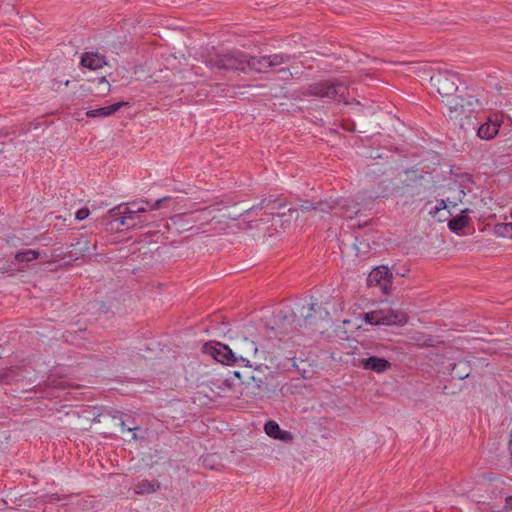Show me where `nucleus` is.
Segmentation results:
<instances>
[{"mask_svg": "<svg viewBox=\"0 0 512 512\" xmlns=\"http://www.w3.org/2000/svg\"><path fill=\"white\" fill-rule=\"evenodd\" d=\"M359 317L371 325L404 326L408 322L405 312L393 309H379L361 314Z\"/></svg>", "mask_w": 512, "mask_h": 512, "instance_id": "1", "label": "nucleus"}, {"mask_svg": "<svg viewBox=\"0 0 512 512\" xmlns=\"http://www.w3.org/2000/svg\"><path fill=\"white\" fill-rule=\"evenodd\" d=\"M209 63L212 67L226 70L246 69V55L238 50L223 54H217L210 58Z\"/></svg>", "mask_w": 512, "mask_h": 512, "instance_id": "2", "label": "nucleus"}, {"mask_svg": "<svg viewBox=\"0 0 512 512\" xmlns=\"http://www.w3.org/2000/svg\"><path fill=\"white\" fill-rule=\"evenodd\" d=\"M445 98L446 100H443V102H445L447 106L450 118H457L462 114L471 112L480 104L479 99L472 94H466L464 96L453 95Z\"/></svg>", "mask_w": 512, "mask_h": 512, "instance_id": "3", "label": "nucleus"}, {"mask_svg": "<svg viewBox=\"0 0 512 512\" xmlns=\"http://www.w3.org/2000/svg\"><path fill=\"white\" fill-rule=\"evenodd\" d=\"M458 76L450 71H439L431 77V83L443 97H451L458 90Z\"/></svg>", "mask_w": 512, "mask_h": 512, "instance_id": "4", "label": "nucleus"}, {"mask_svg": "<svg viewBox=\"0 0 512 512\" xmlns=\"http://www.w3.org/2000/svg\"><path fill=\"white\" fill-rule=\"evenodd\" d=\"M205 351L216 361L226 365H233L238 359L245 360L242 354H237L229 346L220 342H211L205 345Z\"/></svg>", "mask_w": 512, "mask_h": 512, "instance_id": "5", "label": "nucleus"}, {"mask_svg": "<svg viewBox=\"0 0 512 512\" xmlns=\"http://www.w3.org/2000/svg\"><path fill=\"white\" fill-rule=\"evenodd\" d=\"M289 57L284 54H273L260 57L246 56V68L257 72H265L268 68L286 63Z\"/></svg>", "mask_w": 512, "mask_h": 512, "instance_id": "6", "label": "nucleus"}, {"mask_svg": "<svg viewBox=\"0 0 512 512\" xmlns=\"http://www.w3.org/2000/svg\"><path fill=\"white\" fill-rule=\"evenodd\" d=\"M392 273L387 266L374 268L368 275L367 282L371 287H379L384 294H388L391 288Z\"/></svg>", "mask_w": 512, "mask_h": 512, "instance_id": "7", "label": "nucleus"}, {"mask_svg": "<svg viewBox=\"0 0 512 512\" xmlns=\"http://www.w3.org/2000/svg\"><path fill=\"white\" fill-rule=\"evenodd\" d=\"M502 123L503 116L494 114L478 128L477 135L483 140H491L498 134Z\"/></svg>", "mask_w": 512, "mask_h": 512, "instance_id": "8", "label": "nucleus"}, {"mask_svg": "<svg viewBox=\"0 0 512 512\" xmlns=\"http://www.w3.org/2000/svg\"><path fill=\"white\" fill-rule=\"evenodd\" d=\"M315 94L326 97L330 99H334L337 101H343L346 99L347 94V88L343 84H336V85H322L320 86Z\"/></svg>", "mask_w": 512, "mask_h": 512, "instance_id": "9", "label": "nucleus"}, {"mask_svg": "<svg viewBox=\"0 0 512 512\" xmlns=\"http://www.w3.org/2000/svg\"><path fill=\"white\" fill-rule=\"evenodd\" d=\"M264 431L269 437L277 440L284 442H291L293 440V436L289 431L281 430L278 423L272 420L264 425Z\"/></svg>", "mask_w": 512, "mask_h": 512, "instance_id": "10", "label": "nucleus"}, {"mask_svg": "<svg viewBox=\"0 0 512 512\" xmlns=\"http://www.w3.org/2000/svg\"><path fill=\"white\" fill-rule=\"evenodd\" d=\"M362 365L365 369L375 371L377 373L385 372L389 367L390 363L384 358L371 356L367 359L362 360Z\"/></svg>", "mask_w": 512, "mask_h": 512, "instance_id": "11", "label": "nucleus"}, {"mask_svg": "<svg viewBox=\"0 0 512 512\" xmlns=\"http://www.w3.org/2000/svg\"><path fill=\"white\" fill-rule=\"evenodd\" d=\"M126 102H118L109 106L101 107L98 109H92L88 110L86 112V116L90 118H96V117H108L114 114L116 111H118L122 106L126 105Z\"/></svg>", "mask_w": 512, "mask_h": 512, "instance_id": "12", "label": "nucleus"}, {"mask_svg": "<svg viewBox=\"0 0 512 512\" xmlns=\"http://www.w3.org/2000/svg\"><path fill=\"white\" fill-rule=\"evenodd\" d=\"M81 64L91 70L102 68L106 62L103 56L96 53H85L81 58Z\"/></svg>", "mask_w": 512, "mask_h": 512, "instance_id": "13", "label": "nucleus"}, {"mask_svg": "<svg viewBox=\"0 0 512 512\" xmlns=\"http://www.w3.org/2000/svg\"><path fill=\"white\" fill-rule=\"evenodd\" d=\"M159 488V484L149 480H141L133 487L134 493L138 495L151 494Z\"/></svg>", "mask_w": 512, "mask_h": 512, "instance_id": "14", "label": "nucleus"}, {"mask_svg": "<svg viewBox=\"0 0 512 512\" xmlns=\"http://www.w3.org/2000/svg\"><path fill=\"white\" fill-rule=\"evenodd\" d=\"M471 368L466 360H460L452 368V375L454 378L463 380L470 375Z\"/></svg>", "mask_w": 512, "mask_h": 512, "instance_id": "15", "label": "nucleus"}, {"mask_svg": "<svg viewBox=\"0 0 512 512\" xmlns=\"http://www.w3.org/2000/svg\"><path fill=\"white\" fill-rule=\"evenodd\" d=\"M494 232L499 237L512 239V213L508 221L495 225Z\"/></svg>", "mask_w": 512, "mask_h": 512, "instance_id": "16", "label": "nucleus"}, {"mask_svg": "<svg viewBox=\"0 0 512 512\" xmlns=\"http://www.w3.org/2000/svg\"><path fill=\"white\" fill-rule=\"evenodd\" d=\"M39 253L36 250L28 249L15 254V260L19 263L31 262L38 258Z\"/></svg>", "mask_w": 512, "mask_h": 512, "instance_id": "17", "label": "nucleus"}, {"mask_svg": "<svg viewBox=\"0 0 512 512\" xmlns=\"http://www.w3.org/2000/svg\"><path fill=\"white\" fill-rule=\"evenodd\" d=\"M468 224V218L464 215H459L451 219L448 223V227L451 231H461Z\"/></svg>", "mask_w": 512, "mask_h": 512, "instance_id": "18", "label": "nucleus"}, {"mask_svg": "<svg viewBox=\"0 0 512 512\" xmlns=\"http://www.w3.org/2000/svg\"><path fill=\"white\" fill-rule=\"evenodd\" d=\"M243 345L245 347L239 353V354H242L243 356H253L258 351V348H257L255 342L250 341L248 338L243 339ZM244 358L246 359V357H244Z\"/></svg>", "mask_w": 512, "mask_h": 512, "instance_id": "19", "label": "nucleus"}, {"mask_svg": "<svg viewBox=\"0 0 512 512\" xmlns=\"http://www.w3.org/2000/svg\"><path fill=\"white\" fill-rule=\"evenodd\" d=\"M168 199H169V197H164V198L158 199L157 201H155L152 204H150V206L148 208L143 206L142 204L137 203V206H135V211L137 213H142V212H145L147 210H157V209L160 208L161 203L163 201L168 200Z\"/></svg>", "mask_w": 512, "mask_h": 512, "instance_id": "20", "label": "nucleus"}, {"mask_svg": "<svg viewBox=\"0 0 512 512\" xmlns=\"http://www.w3.org/2000/svg\"><path fill=\"white\" fill-rule=\"evenodd\" d=\"M447 208V203L444 200L437 201V204L430 209L429 214L436 217L439 212Z\"/></svg>", "mask_w": 512, "mask_h": 512, "instance_id": "21", "label": "nucleus"}, {"mask_svg": "<svg viewBox=\"0 0 512 512\" xmlns=\"http://www.w3.org/2000/svg\"><path fill=\"white\" fill-rule=\"evenodd\" d=\"M135 206H137V203L123 205L124 215L131 216V219H133L134 215L137 214Z\"/></svg>", "mask_w": 512, "mask_h": 512, "instance_id": "22", "label": "nucleus"}, {"mask_svg": "<svg viewBox=\"0 0 512 512\" xmlns=\"http://www.w3.org/2000/svg\"><path fill=\"white\" fill-rule=\"evenodd\" d=\"M89 214L90 212L88 208H81L76 212L75 217L77 220L82 221L86 219L89 216Z\"/></svg>", "mask_w": 512, "mask_h": 512, "instance_id": "23", "label": "nucleus"}, {"mask_svg": "<svg viewBox=\"0 0 512 512\" xmlns=\"http://www.w3.org/2000/svg\"><path fill=\"white\" fill-rule=\"evenodd\" d=\"M108 213L111 217H118L124 215L123 205H119L117 207L112 208L111 210H109Z\"/></svg>", "mask_w": 512, "mask_h": 512, "instance_id": "24", "label": "nucleus"}, {"mask_svg": "<svg viewBox=\"0 0 512 512\" xmlns=\"http://www.w3.org/2000/svg\"><path fill=\"white\" fill-rule=\"evenodd\" d=\"M129 219H131V216L121 215L120 217L116 218V221L119 222V225L124 226L127 225V221Z\"/></svg>", "mask_w": 512, "mask_h": 512, "instance_id": "25", "label": "nucleus"}, {"mask_svg": "<svg viewBox=\"0 0 512 512\" xmlns=\"http://www.w3.org/2000/svg\"><path fill=\"white\" fill-rule=\"evenodd\" d=\"M120 429H121V432H125V431H129V432H133L134 430L137 429V427H134V428H127L126 425H125V422H121L120 423Z\"/></svg>", "mask_w": 512, "mask_h": 512, "instance_id": "26", "label": "nucleus"}, {"mask_svg": "<svg viewBox=\"0 0 512 512\" xmlns=\"http://www.w3.org/2000/svg\"><path fill=\"white\" fill-rule=\"evenodd\" d=\"M506 507L512 508V496H508L505 500Z\"/></svg>", "mask_w": 512, "mask_h": 512, "instance_id": "27", "label": "nucleus"}, {"mask_svg": "<svg viewBox=\"0 0 512 512\" xmlns=\"http://www.w3.org/2000/svg\"><path fill=\"white\" fill-rule=\"evenodd\" d=\"M358 209H355L353 211H351L350 213L348 211L345 212L344 216L348 217V218H352L353 214H356L358 213Z\"/></svg>", "mask_w": 512, "mask_h": 512, "instance_id": "28", "label": "nucleus"}, {"mask_svg": "<svg viewBox=\"0 0 512 512\" xmlns=\"http://www.w3.org/2000/svg\"><path fill=\"white\" fill-rule=\"evenodd\" d=\"M2 272H10L13 271V269L10 267V265H7L5 267H1Z\"/></svg>", "mask_w": 512, "mask_h": 512, "instance_id": "29", "label": "nucleus"}, {"mask_svg": "<svg viewBox=\"0 0 512 512\" xmlns=\"http://www.w3.org/2000/svg\"><path fill=\"white\" fill-rule=\"evenodd\" d=\"M100 83H103V84H105L106 86H109V83L106 81V79H105L104 77H102V78L100 79Z\"/></svg>", "mask_w": 512, "mask_h": 512, "instance_id": "30", "label": "nucleus"}, {"mask_svg": "<svg viewBox=\"0 0 512 512\" xmlns=\"http://www.w3.org/2000/svg\"><path fill=\"white\" fill-rule=\"evenodd\" d=\"M350 322H351L350 320H344L343 321L344 324H350Z\"/></svg>", "mask_w": 512, "mask_h": 512, "instance_id": "31", "label": "nucleus"}, {"mask_svg": "<svg viewBox=\"0 0 512 512\" xmlns=\"http://www.w3.org/2000/svg\"><path fill=\"white\" fill-rule=\"evenodd\" d=\"M320 206H323V204H319ZM325 207L327 208H330V206H328V204H324Z\"/></svg>", "mask_w": 512, "mask_h": 512, "instance_id": "32", "label": "nucleus"}, {"mask_svg": "<svg viewBox=\"0 0 512 512\" xmlns=\"http://www.w3.org/2000/svg\"><path fill=\"white\" fill-rule=\"evenodd\" d=\"M301 207H302V209H308L309 208L308 206H305V205H302Z\"/></svg>", "mask_w": 512, "mask_h": 512, "instance_id": "33", "label": "nucleus"}, {"mask_svg": "<svg viewBox=\"0 0 512 512\" xmlns=\"http://www.w3.org/2000/svg\"><path fill=\"white\" fill-rule=\"evenodd\" d=\"M360 327H361V325H360V324H357V325L355 326V328H356V329H359Z\"/></svg>", "mask_w": 512, "mask_h": 512, "instance_id": "34", "label": "nucleus"}, {"mask_svg": "<svg viewBox=\"0 0 512 512\" xmlns=\"http://www.w3.org/2000/svg\"><path fill=\"white\" fill-rule=\"evenodd\" d=\"M309 317H310V315H306L305 316V321H307Z\"/></svg>", "mask_w": 512, "mask_h": 512, "instance_id": "35", "label": "nucleus"}, {"mask_svg": "<svg viewBox=\"0 0 512 512\" xmlns=\"http://www.w3.org/2000/svg\"><path fill=\"white\" fill-rule=\"evenodd\" d=\"M132 438H133V439H136V438H137L135 433H133Z\"/></svg>", "mask_w": 512, "mask_h": 512, "instance_id": "36", "label": "nucleus"}]
</instances>
